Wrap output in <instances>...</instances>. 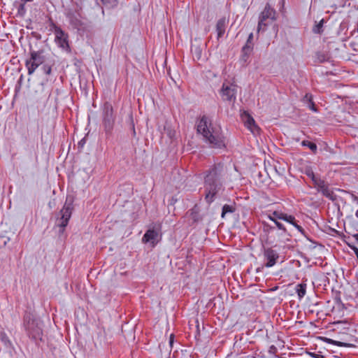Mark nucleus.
<instances>
[{"mask_svg":"<svg viewBox=\"0 0 358 358\" xmlns=\"http://www.w3.org/2000/svg\"><path fill=\"white\" fill-rule=\"evenodd\" d=\"M197 132L202 135L205 142L211 148H225V138L219 127L214 126L208 116L203 115L197 122Z\"/></svg>","mask_w":358,"mask_h":358,"instance_id":"f257e3e1","label":"nucleus"},{"mask_svg":"<svg viewBox=\"0 0 358 358\" xmlns=\"http://www.w3.org/2000/svg\"><path fill=\"white\" fill-rule=\"evenodd\" d=\"M224 174V166L221 164L213 165L207 171L204 178V187L206 192L205 199L208 203H212L215 195L222 190Z\"/></svg>","mask_w":358,"mask_h":358,"instance_id":"f03ea898","label":"nucleus"},{"mask_svg":"<svg viewBox=\"0 0 358 358\" xmlns=\"http://www.w3.org/2000/svg\"><path fill=\"white\" fill-rule=\"evenodd\" d=\"M24 327L27 334L33 340H41L43 336V322L34 318L31 314H26L24 316Z\"/></svg>","mask_w":358,"mask_h":358,"instance_id":"7ed1b4c3","label":"nucleus"},{"mask_svg":"<svg viewBox=\"0 0 358 358\" xmlns=\"http://www.w3.org/2000/svg\"><path fill=\"white\" fill-rule=\"evenodd\" d=\"M73 209V207L72 201H69L67 199L62 209L58 213V216L55 221V227L59 228V234H62L64 231L66 227L68 225L69 221L72 215Z\"/></svg>","mask_w":358,"mask_h":358,"instance_id":"20e7f679","label":"nucleus"},{"mask_svg":"<svg viewBox=\"0 0 358 358\" xmlns=\"http://www.w3.org/2000/svg\"><path fill=\"white\" fill-rule=\"evenodd\" d=\"M45 62L44 50H31L30 57L25 61L28 75L33 74L36 69Z\"/></svg>","mask_w":358,"mask_h":358,"instance_id":"39448f33","label":"nucleus"},{"mask_svg":"<svg viewBox=\"0 0 358 358\" xmlns=\"http://www.w3.org/2000/svg\"><path fill=\"white\" fill-rule=\"evenodd\" d=\"M276 12L267 3L259 16L257 32L264 31L267 26L276 19Z\"/></svg>","mask_w":358,"mask_h":358,"instance_id":"423d86ee","label":"nucleus"},{"mask_svg":"<svg viewBox=\"0 0 358 358\" xmlns=\"http://www.w3.org/2000/svg\"><path fill=\"white\" fill-rule=\"evenodd\" d=\"M115 123V117L113 115V109L110 104H106L103 108V124L106 134L110 135L113 129Z\"/></svg>","mask_w":358,"mask_h":358,"instance_id":"0eeeda50","label":"nucleus"},{"mask_svg":"<svg viewBox=\"0 0 358 358\" xmlns=\"http://www.w3.org/2000/svg\"><path fill=\"white\" fill-rule=\"evenodd\" d=\"M220 94L223 101L234 102L236 99L237 85L231 83H224Z\"/></svg>","mask_w":358,"mask_h":358,"instance_id":"6e6552de","label":"nucleus"},{"mask_svg":"<svg viewBox=\"0 0 358 358\" xmlns=\"http://www.w3.org/2000/svg\"><path fill=\"white\" fill-rule=\"evenodd\" d=\"M51 27L54 29L55 35V41L59 48L64 50H69L68 41V34H66L59 27L57 26L54 22H51Z\"/></svg>","mask_w":358,"mask_h":358,"instance_id":"1a4fd4ad","label":"nucleus"},{"mask_svg":"<svg viewBox=\"0 0 358 358\" xmlns=\"http://www.w3.org/2000/svg\"><path fill=\"white\" fill-rule=\"evenodd\" d=\"M314 187L316 188L318 192L322 193V194L328 198L331 201L336 200V195L334 194L332 189L329 188V184L324 180L322 179L320 177L315 180L314 182Z\"/></svg>","mask_w":358,"mask_h":358,"instance_id":"9d476101","label":"nucleus"},{"mask_svg":"<svg viewBox=\"0 0 358 358\" xmlns=\"http://www.w3.org/2000/svg\"><path fill=\"white\" fill-rule=\"evenodd\" d=\"M263 257L265 262L264 266L266 268L273 266L277 263L280 257L278 252L272 248L264 249Z\"/></svg>","mask_w":358,"mask_h":358,"instance_id":"9b49d317","label":"nucleus"},{"mask_svg":"<svg viewBox=\"0 0 358 358\" xmlns=\"http://www.w3.org/2000/svg\"><path fill=\"white\" fill-rule=\"evenodd\" d=\"M241 120L244 122L245 126L254 134L258 132L259 127L255 123L253 117L247 112L243 111L241 114Z\"/></svg>","mask_w":358,"mask_h":358,"instance_id":"f8f14e48","label":"nucleus"},{"mask_svg":"<svg viewBox=\"0 0 358 358\" xmlns=\"http://www.w3.org/2000/svg\"><path fill=\"white\" fill-rule=\"evenodd\" d=\"M160 224H158L157 229H155V227H153L152 228H150L149 229H148L143 236V241L145 243H151L152 244H155V241L158 237L159 231L160 230Z\"/></svg>","mask_w":358,"mask_h":358,"instance_id":"ddd939ff","label":"nucleus"},{"mask_svg":"<svg viewBox=\"0 0 358 358\" xmlns=\"http://www.w3.org/2000/svg\"><path fill=\"white\" fill-rule=\"evenodd\" d=\"M66 17L68 18L70 24L74 29H80L83 26V22L80 20V15L79 13L69 10L66 13Z\"/></svg>","mask_w":358,"mask_h":358,"instance_id":"4468645a","label":"nucleus"},{"mask_svg":"<svg viewBox=\"0 0 358 358\" xmlns=\"http://www.w3.org/2000/svg\"><path fill=\"white\" fill-rule=\"evenodd\" d=\"M282 220H284L288 223H290L291 224H292L299 232L301 233H303L304 230L302 228V227H301L300 225H299L296 222V220H295V217L293 216V215H287L286 213H283V216L282 217Z\"/></svg>","mask_w":358,"mask_h":358,"instance_id":"2eb2a0df","label":"nucleus"},{"mask_svg":"<svg viewBox=\"0 0 358 358\" xmlns=\"http://www.w3.org/2000/svg\"><path fill=\"white\" fill-rule=\"evenodd\" d=\"M226 20L225 18L220 19L216 24V31L217 33V38L222 37L225 32Z\"/></svg>","mask_w":358,"mask_h":358,"instance_id":"dca6fc26","label":"nucleus"},{"mask_svg":"<svg viewBox=\"0 0 358 358\" xmlns=\"http://www.w3.org/2000/svg\"><path fill=\"white\" fill-rule=\"evenodd\" d=\"M253 34L250 33L248 36V38L247 39L246 43L245 45L242 48V51L247 53L252 52L253 50Z\"/></svg>","mask_w":358,"mask_h":358,"instance_id":"f3484780","label":"nucleus"},{"mask_svg":"<svg viewBox=\"0 0 358 358\" xmlns=\"http://www.w3.org/2000/svg\"><path fill=\"white\" fill-rule=\"evenodd\" d=\"M296 291L299 299L303 298L306 293V284L301 283L296 285Z\"/></svg>","mask_w":358,"mask_h":358,"instance_id":"a211bd4d","label":"nucleus"},{"mask_svg":"<svg viewBox=\"0 0 358 358\" xmlns=\"http://www.w3.org/2000/svg\"><path fill=\"white\" fill-rule=\"evenodd\" d=\"M97 3H102L107 8H112L117 6V0H96Z\"/></svg>","mask_w":358,"mask_h":358,"instance_id":"6ab92c4d","label":"nucleus"},{"mask_svg":"<svg viewBox=\"0 0 358 358\" xmlns=\"http://www.w3.org/2000/svg\"><path fill=\"white\" fill-rule=\"evenodd\" d=\"M283 213L281 211L275 210L268 215V218L273 222H275L278 220H282Z\"/></svg>","mask_w":358,"mask_h":358,"instance_id":"aec40b11","label":"nucleus"},{"mask_svg":"<svg viewBox=\"0 0 358 358\" xmlns=\"http://www.w3.org/2000/svg\"><path fill=\"white\" fill-rule=\"evenodd\" d=\"M235 210H236V208H235L234 206L224 204L222 206V215H221L222 218H224L227 213H234L235 211Z\"/></svg>","mask_w":358,"mask_h":358,"instance_id":"412c9836","label":"nucleus"},{"mask_svg":"<svg viewBox=\"0 0 358 358\" xmlns=\"http://www.w3.org/2000/svg\"><path fill=\"white\" fill-rule=\"evenodd\" d=\"M301 145L308 147L314 153L317 152V146L315 143L308 141H303L301 142Z\"/></svg>","mask_w":358,"mask_h":358,"instance_id":"4be33fe9","label":"nucleus"},{"mask_svg":"<svg viewBox=\"0 0 358 358\" xmlns=\"http://www.w3.org/2000/svg\"><path fill=\"white\" fill-rule=\"evenodd\" d=\"M323 24H324V20H321L319 23L314 26L313 28V31L315 34H321L323 31Z\"/></svg>","mask_w":358,"mask_h":358,"instance_id":"5701e85b","label":"nucleus"},{"mask_svg":"<svg viewBox=\"0 0 358 358\" xmlns=\"http://www.w3.org/2000/svg\"><path fill=\"white\" fill-rule=\"evenodd\" d=\"M26 13L25 3H20L17 7V15L20 17H23Z\"/></svg>","mask_w":358,"mask_h":358,"instance_id":"b1692460","label":"nucleus"},{"mask_svg":"<svg viewBox=\"0 0 358 358\" xmlns=\"http://www.w3.org/2000/svg\"><path fill=\"white\" fill-rule=\"evenodd\" d=\"M193 53H194V57L196 59H199L201 57V53H202V51H201V49L200 48V47H194V49H192Z\"/></svg>","mask_w":358,"mask_h":358,"instance_id":"393cba45","label":"nucleus"},{"mask_svg":"<svg viewBox=\"0 0 358 358\" xmlns=\"http://www.w3.org/2000/svg\"><path fill=\"white\" fill-rule=\"evenodd\" d=\"M189 216L191 220H192L194 222H196L201 220L199 213L194 209L191 210Z\"/></svg>","mask_w":358,"mask_h":358,"instance_id":"a878e982","label":"nucleus"},{"mask_svg":"<svg viewBox=\"0 0 358 358\" xmlns=\"http://www.w3.org/2000/svg\"><path fill=\"white\" fill-rule=\"evenodd\" d=\"M43 73L46 75H50L52 72V66L48 64H45L42 66Z\"/></svg>","mask_w":358,"mask_h":358,"instance_id":"bb28decb","label":"nucleus"},{"mask_svg":"<svg viewBox=\"0 0 358 358\" xmlns=\"http://www.w3.org/2000/svg\"><path fill=\"white\" fill-rule=\"evenodd\" d=\"M306 175L312 180L313 182H314L320 178L319 176L315 175V173L312 171H307Z\"/></svg>","mask_w":358,"mask_h":358,"instance_id":"cd10ccee","label":"nucleus"},{"mask_svg":"<svg viewBox=\"0 0 358 358\" xmlns=\"http://www.w3.org/2000/svg\"><path fill=\"white\" fill-rule=\"evenodd\" d=\"M273 222L275 223L278 229L282 231L284 233H286V229L281 222H278V220Z\"/></svg>","mask_w":358,"mask_h":358,"instance_id":"c85d7f7f","label":"nucleus"},{"mask_svg":"<svg viewBox=\"0 0 358 358\" xmlns=\"http://www.w3.org/2000/svg\"><path fill=\"white\" fill-rule=\"evenodd\" d=\"M251 52H246L242 51L241 60L246 62Z\"/></svg>","mask_w":358,"mask_h":358,"instance_id":"c756f323","label":"nucleus"},{"mask_svg":"<svg viewBox=\"0 0 358 358\" xmlns=\"http://www.w3.org/2000/svg\"><path fill=\"white\" fill-rule=\"evenodd\" d=\"M303 101H307L309 103L310 101H313L312 95L310 94H306L303 96Z\"/></svg>","mask_w":358,"mask_h":358,"instance_id":"7c9ffc66","label":"nucleus"},{"mask_svg":"<svg viewBox=\"0 0 358 358\" xmlns=\"http://www.w3.org/2000/svg\"><path fill=\"white\" fill-rule=\"evenodd\" d=\"M308 108H309L311 110H313V111H314V112H317V108H316V107H315V103H314V102H313V101H310V102L308 103Z\"/></svg>","mask_w":358,"mask_h":358,"instance_id":"2f4dec72","label":"nucleus"},{"mask_svg":"<svg viewBox=\"0 0 358 358\" xmlns=\"http://www.w3.org/2000/svg\"><path fill=\"white\" fill-rule=\"evenodd\" d=\"M309 355L313 358H324L322 355L316 354L315 352H310Z\"/></svg>","mask_w":358,"mask_h":358,"instance_id":"473e14b6","label":"nucleus"},{"mask_svg":"<svg viewBox=\"0 0 358 358\" xmlns=\"http://www.w3.org/2000/svg\"><path fill=\"white\" fill-rule=\"evenodd\" d=\"M85 142H86V140L85 138H83V139H81L79 142H78V145L79 147L80 148H83L84 146V145L85 144Z\"/></svg>","mask_w":358,"mask_h":358,"instance_id":"72a5a7b5","label":"nucleus"},{"mask_svg":"<svg viewBox=\"0 0 358 358\" xmlns=\"http://www.w3.org/2000/svg\"><path fill=\"white\" fill-rule=\"evenodd\" d=\"M173 334H171L170 336V338H169V344H170V346L172 348V345L173 343Z\"/></svg>","mask_w":358,"mask_h":358,"instance_id":"f704fd0d","label":"nucleus"},{"mask_svg":"<svg viewBox=\"0 0 358 358\" xmlns=\"http://www.w3.org/2000/svg\"><path fill=\"white\" fill-rule=\"evenodd\" d=\"M332 343H335L336 345H337L338 346H343L344 345V343H343L340 341H332Z\"/></svg>","mask_w":358,"mask_h":358,"instance_id":"c9c22d12","label":"nucleus"},{"mask_svg":"<svg viewBox=\"0 0 358 358\" xmlns=\"http://www.w3.org/2000/svg\"><path fill=\"white\" fill-rule=\"evenodd\" d=\"M167 134H168V136H169L170 138H171V137H172V136H173V132H172V131H171V129H168Z\"/></svg>","mask_w":358,"mask_h":358,"instance_id":"e433bc0d","label":"nucleus"},{"mask_svg":"<svg viewBox=\"0 0 358 358\" xmlns=\"http://www.w3.org/2000/svg\"><path fill=\"white\" fill-rule=\"evenodd\" d=\"M353 238H355V240L356 243H358V234H355V235L353 236Z\"/></svg>","mask_w":358,"mask_h":358,"instance_id":"4c0bfd02","label":"nucleus"},{"mask_svg":"<svg viewBox=\"0 0 358 358\" xmlns=\"http://www.w3.org/2000/svg\"><path fill=\"white\" fill-rule=\"evenodd\" d=\"M132 127H133V130H134V134H135L136 131H135V129H134V124H132Z\"/></svg>","mask_w":358,"mask_h":358,"instance_id":"58836bf2","label":"nucleus"},{"mask_svg":"<svg viewBox=\"0 0 358 358\" xmlns=\"http://www.w3.org/2000/svg\"><path fill=\"white\" fill-rule=\"evenodd\" d=\"M355 216L358 218V210L355 213Z\"/></svg>","mask_w":358,"mask_h":358,"instance_id":"ea45409f","label":"nucleus"},{"mask_svg":"<svg viewBox=\"0 0 358 358\" xmlns=\"http://www.w3.org/2000/svg\"><path fill=\"white\" fill-rule=\"evenodd\" d=\"M6 340H7V339H6L4 337H3V338H2V341H3L6 342Z\"/></svg>","mask_w":358,"mask_h":358,"instance_id":"a19ab883","label":"nucleus"}]
</instances>
